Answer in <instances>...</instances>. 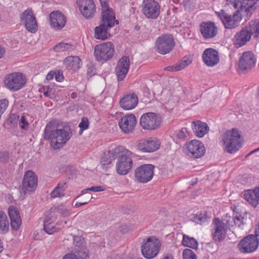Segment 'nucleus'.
Segmentation results:
<instances>
[{
  "label": "nucleus",
  "mask_w": 259,
  "mask_h": 259,
  "mask_svg": "<svg viewBox=\"0 0 259 259\" xmlns=\"http://www.w3.org/2000/svg\"><path fill=\"white\" fill-rule=\"evenodd\" d=\"M52 122L48 123L44 130V139L50 141L51 146L54 149L63 147L72 136L70 128L66 126L55 130Z\"/></svg>",
  "instance_id": "obj_1"
},
{
  "label": "nucleus",
  "mask_w": 259,
  "mask_h": 259,
  "mask_svg": "<svg viewBox=\"0 0 259 259\" xmlns=\"http://www.w3.org/2000/svg\"><path fill=\"white\" fill-rule=\"evenodd\" d=\"M113 153L118 158L116 163L117 172L120 175L128 174L133 166L132 152L125 147L119 146L114 148Z\"/></svg>",
  "instance_id": "obj_2"
},
{
  "label": "nucleus",
  "mask_w": 259,
  "mask_h": 259,
  "mask_svg": "<svg viewBox=\"0 0 259 259\" xmlns=\"http://www.w3.org/2000/svg\"><path fill=\"white\" fill-rule=\"evenodd\" d=\"M241 135L238 131L233 128L226 131L222 137L221 142L227 152L234 153L242 147Z\"/></svg>",
  "instance_id": "obj_3"
},
{
  "label": "nucleus",
  "mask_w": 259,
  "mask_h": 259,
  "mask_svg": "<svg viewBox=\"0 0 259 259\" xmlns=\"http://www.w3.org/2000/svg\"><path fill=\"white\" fill-rule=\"evenodd\" d=\"M113 44L110 41L104 42L96 45L94 48V56L100 62L111 60L115 54Z\"/></svg>",
  "instance_id": "obj_4"
},
{
  "label": "nucleus",
  "mask_w": 259,
  "mask_h": 259,
  "mask_svg": "<svg viewBox=\"0 0 259 259\" xmlns=\"http://www.w3.org/2000/svg\"><path fill=\"white\" fill-rule=\"evenodd\" d=\"M258 0H224L225 7L236 9L238 11L244 12L247 15H250L257 7Z\"/></svg>",
  "instance_id": "obj_5"
},
{
  "label": "nucleus",
  "mask_w": 259,
  "mask_h": 259,
  "mask_svg": "<svg viewBox=\"0 0 259 259\" xmlns=\"http://www.w3.org/2000/svg\"><path fill=\"white\" fill-rule=\"evenodd\" d=\"M160 246L159 239L153 236L150 237L141 247L142 254L147 259L153 258L158 254Z\"/></svg>",
  "instance_id": "obj_6"
},
{
  "label": "nucleus",
  "mask_w": 259,
  "mask_h": 259,
  "mask_svg": "<svg viewBox=\"0 0 259 259\" xmlns=\"http://www.w3.org/2000/svg\"><path fill=\"white\" fill-rule=\"evenodd\" d=\"M175 42L171 34L160 36L155 43V50L159 54L165 55L169 53L174 48Z\"/></svg>",
  "instance_id": "obj_7"
},
{
  "label": "nucleus",
  "mask_w": 259,
  "mask_h": 259,
  "mask_svg": "<svg viewBox=\"0 0 259 259\" xmlns=\"http://www.w3.org/2000/svg\"><path fill=\"white\" fill-rule=\"evenodd\" d=\"M215 14L226 29H234L238 27L242 19L241 16L238 11L236 12L233 15H229L224 10L215 12Z\"/></svg>",
  "instance_id": "obj_8"
},
{
  "label": "nucleus",
  "mask_w": 259,
  "mask_h": 259,
  "mask_svg": "<svg viewBox=\"0 0 259 259\" xmlns=\"http://www.w3.org/2000/svg\"><path fill=\"white\" fill-rule=\"evenodd\" d=\"M26 83V78L22 73L13 72L8 74L5 77V85L9 90L17 91L21 89Z\"/></svg>",
  "instance_id": "obj_9"
},
{
  "label": "nucleus",
  "mask_w": 259,
  "mask_h": 259,
  "mask_svg": "<svg viewBox=\"0 0 259 259\" xmlns=\"http://www.w3.org/2000/svg\"><path fill=\"white\" fill-rule=\"evenodd\" d=\"M161 118L156 113L147 112L143 114L140 118V123L143 128L147 130H153L157 128L160 125Z\"/></svg>",
  "instance_id": "obj_10"
},
{
  "label": "nucleus",
  "mask_w": 259,
  "mask_h": 259,
  "mask_svg": "<svg viewBox=\"0 0 259 259\" xmlns=\"http://www.w3.org/2000/svg\"><path fill=\"white\" fill-rule=\"evenodd\" d=\"M142 12L148 19H156L160 13V6L155 0H144L142 4Z\"/></svg>",
  "instance_id": "obj_11"
},
{
  "label": "nucleus",
  "mask_w": 259,
  "mask_h": 259,
  "mask_svg": "<svg viewBox=\"0 0 259 259\" xmlns=\"http://www.w3.org/2000/svg\"><path fill=\"white\" fill-rule=\"evenodd\" d=\"M154 166L144 164L137 167L135 171V177L140 183H146L152 180L154 176Z\"/></svg>",
  "instance_id": "obj_12"
},
{
  "label": "nucleus",
  "mask_w": 259,
  "mask_h": 259,
  "mask_svg": "<svg viewBox=\"0 0 259 259\" xmlns=\"http://www.w3.org/2000/svg\"><path fill=\"white\" fill-rule=\"evenodd\" d=\"M187 154L195 158H200L204 155L205 148L200 141L193 140L185 144Z\"/></svg>",
  "instance_id": "obj_13"
},
{
  "label": "nucleus",
  "mask_w": 259,
  "mask_h": 259,
  "mask_svg": "<svg viewBox=\"0 0 259 259\" xmlns=\"http://www.w3.org/2000/svg\"><path fill=\"white\" fill-rule=\"evenodd\" d=\"M137 123V120L134 114L128 113L122 116L118 121L121 132L125 134L132 133Z\"/></svg>",
  "instance_id": "obj_14"
},
{
  "label": "nucleus",
  "mask_w": 259,
  "mask_h": 259,
  "mask_svg": "<svg viewBox=\"0 0 259 259\" xmlns=\"http://www.w3.org/2000/svg\"><path fill=\"white\" fill-rule=\"evenodd\" d=\"M258 243L259 242L256 236L249 235L241 240L238 246L241 252L249 253L253 252L257 249Z\"/></svg>",
  "instance_id": "obj_15"
},
{
  "label": "nucleus",
  "mask_w": 259,
  "mask_h": 259,
  "mask_svg": "<svg viewBox=\"0 0 259 259\" xmlns=\"http://www.w3.org/2000/svg\"><path fill=\"white\" fill-rule=\"evenodd\" d=\"M227 225L218 218H214L211 225V235L215 241L223 240L226 235Z\"/></svg>",
  "instance_id": "obj_16"
},
{
  "label": "nucleus",
  "mask_w": 259,
  "mask_h": 259,
  "mask_svg": "<svg viewBox=\"0 0 259 259\" xmlns=\"http://www.w3.org/2000/svg\"><path fill=\"white\" fill-rule=\"evenodd\" d=\"M136 148L143 152H152L157 150L160 146V142L156 139H141L136 144Z\"/></svg>",
  "instance_id": "obj_17"
},
{
  "label": "nucleus",
  "mask_w": 259,
  "mask_h": 259,
  "mask_svg": "<svg viewBox=\"0 0 259 259\" xmlns=\"http://www.w3.org/2000/svg\"><path fill=\"white\" fill-rule=\"evenodd\" d=\"M37 178L36 174L32 170H27L24 175L22 184V189L24 192H31L36 188Z\"/></svg>",
  "instance_id": "obj_18"
},
{
  "label": "nucleus",
  "mask_w": 259,
  "mask_h": 259,
  "mask_svg": "<svg viewBox=\"0 0 259 259\" xmlns=\"http://www.w3.org/2000/svg\"><path fill=\"white\" fill-rule=\"evenodd\" d=\"M21 22L24 24L26 29L29 32L34 33L37 30L35 18L31 9H27L21 15Z\"/></svg>",
  "instance_id": "obj_19"
},
{
  "label": "nucleus",
  "mask_w": 259,
  "mask_h": 259,
  "mask_svg": "<svg viewBox=\"0 0 259 259\" xmlns=\"http://www.w3.org/2000/svg\"><path fill=\"white\" fill-rule=\"evenodd\" d=\"M76 4L84 18L90 19L94 16L96 7L93 0H77Z\"/></svg>",
  "instance_id": "obj_20"
},
{
  "label": "nucleus",
  "mask_w": 259,
  "mask_h": 259,
  "mask_svg": "<svg viewBox=\"0 0 259 259\" xmlns=\"http://www.w3.org/2000/svg\"><path fill=\"white\" fill-rule=\"evenodd\" d=\"M256 58L250 51L245 52L240 58L238 67L241 70H248L253 67L256 63Z\"/></svg>",
  "instance_id": "obj_21"
},
{
  "label": "nucleus",
  "mask_w": 259,
  "mask_h": 259,
  "mask_svg": "<svg viewBox=\"0 0 259 259\" xmlns=\"http://www.w3.org/2000/svg\"><path fill=\"white\" fill-rule=\"evenodd\" d=\"M130 60L128 57L123 56L118 60L115 67V73L118 81L123 80L130 69Z\"/></svg>",
  "instance_id": "obj_22"
},
{
  "label": "nucleus",
  "mask_w": 259,
  "mask_h": 259,
  "mask_svg": "<svg viewBox=\"0 0 259 259\" xmlns=\"http://www.w3.org/2000/svg\"><path fill=\"white\" fill-rule=\"evenodd\" d=\"M102 22L108 27H112L114 26L115 23L118 24V21L115 20V13L106 2L102 3Z\"/></svg>",
  "instance_id": "obj_23"
},
{
  "label": "nucleus",
  "mask_w": 259,
  "mask_h": 259,
  "mask_svg": "<svg viewBox=\"0 0 259 259\" xmlns=\"http://www.w3.org/2000/svg\"><path fill=\"white\" fill-rule=\"evenodd\" d=\"M204 63L209 67H213L220 62V56L218 52L212 48H207L204 50L202 54Z\"/></svg>",
  "instance_id": "obj_24"
},
{
  "label": "nucleus",
  "mask_w": 259,
  "mask_h": 259,
  "mask_svg": "<svg viewBox=\"0 0 259 259\" xmlns=\"http://www.w3.org/2000/svg\"><path fill=\"white\" fill-rule=\"evenodd\" d=\"M200 32L205 39H210L215 36L218 29L215 24L211 22H203L200 25Z\"/></svg>",
  "instance_id": "obj_25"
},
{
  "label": "nucleus",
  "mask_w": 259,
  "mask_h": 259,
  "mask_svg": "<svg viewBox=\"0 0 259 259\" xmlns=\"http://www.w3.org/2000/svg\"><path fill=\"white\" fill-rule=\"evenodd\" d=\"M251 35L247 24L235 35L234 44L237 47H242L250 40Z\"/></svg>",
  "instance_id": "obj_26"
},
{
  "label": "nucleus",
  "mask_w": 259,
  "mask_h": 259,
  "mask_svg": "<svg viewBox=\"0 0 259 259\" xmlns=\"http://www.w3.org/2000/svg\"><path fill=\"white\" fill-rule=\"evenodd\" d=\"M138 99L134 94H129L124 95L120 100L119 104L122 108L130 110L135 108L137 105Z\"/></svg>",
  "instance_id": "obj_27"
},
{
  "label": "nucleus",
  "mask_w": 259,
  "mask_h": 259,
  "mask_svg": "<svg viewBox=\"0 0 259 259\" xmlns=\"http://www.w3.org/2000/svg\"><path fill=\"white\" fill-rule=\"evenodd\" d=\"M51 26L55 29H62L66 24V18L59 12H52L50 15Z\"/></svg>",
  "instance_id": "obj_28"
},
{
  "label": "nucleus",
  "mask_w": 259,
  "mask_h": 259,
  "mask_svg": "<svg viewBox=\"0 0 259 259\" xmlns=\"http://www.w3.org/2000/svg\"><path fill=\"white\" fill-rule=\"evenodd\" d=\"M8 214L12 229L15 231L18 230L22 223L18 211L15 207L11 206L9 207Z\"/></svg>",
  "instance_id": "obj_29"
},
{
  "label": "nucleus",
  "mask_w": 259,
  "mask_h": 259,
  "mask_svg": "<svg viewBox=\"0 0 259 259\" xmlns=\"http://www.w3.org/2000/svg\"><path fill=\"white\" fill-rule=\"evenodd\" d=\"M192 127L195 135L199 138L203 137L209 131L208 124L200 120L193 121Z\"/></svg>",
  "instance_id": "obj_30"
},
{
  "label": "nucleus",
  "mask_w": 259,
  "mask_h": 259,
  "mask_svg": "<svg viewBox=\"0 0 259 259\" xmlns=\"http://www.w3.org/2000/svg\"><path fill=\"white\" fill-rule=\"evenodd\" d=\"M111 27H108L106 24L102 23L99 26L96 27L95 28V38L101 40L107 39L110 35L109 30Z\"/></svg>",
  "instance_id": "obj_31"
},
{
  "label": "nucleus",
  "mask_w": 259,
  "mask_h": 259,
  "mask_svg": "<svg viewBox=\"0 0 259 259\" xmlns=\"http://www.w3.org/2000/svg\"><path fill=\"white\" fill-rule=\"evenodd\" d=\"M244 196L245 200L252 206L255 207L259 204V193L255 188L245 191Z\"/></svg>",
  "instance_id": "obj_32"
},
{
  "label": "nucleus",
  "mask_w": 259,
  "mask_h": 259,
  "mask_svg": "<svg viewBox=\"0 0 259 259\" xmlns=\"http://www.w3.org/2000/svg\"><path fill=\"white\" fill-rule=\"evenodd\" d=\"M63 64L68 70L75 71L80 68L81 62L77 56H69L65 59Z\"/></svg>",
  "instance_id": "obj_33"
},
{
  "label": "nucleus",
  "mask_w": 259,
  "mask_h": 259,
  "mask_svg": "<svg viewBox=\"0 0 259 259\" xmlns=\"http://www.w3.org/2000/svg\"><path fill=\"white\" fill-rule=\"evenodd\" d=\"M55 219L51 216H47L44 221V230L49 234H52L58 230L55 224Z\"/></svg>",
  "instance_id": "obj_34"
},
{
  "label": "nucleus",
  "mask_w": 259,
  "mask_h": 259,
  "mask_svg": "<svg viewBox=\"0 0 259 259\" xmlns=\"http://www.w3.org/2000/svg\"><path fill=\"white\" fill-rule=\"evenodd\" d=\"M88 254L84 249L76 250L66 254L62 259H87Z\"/></svg>",
  "instance_id": "obj_35"
},
{
  "label": "nucleus",
  "mask_w": 259,
  "mask_h": 259,
  "mask_svg": "<svg viewBox=\"0 0 259 259\" xmlns=\"http://www.w3.org/2000/svg\"><path fill=\"white\" fill-rule=\"evenodd\" d=\"M247 25L251 35L255 39L259 40V20H251Z\"/></svg>",
  "instance_id": "obj_36"
},
{
  "label": "nucleus",
  "mask_w": 259,
  "mask_h": 259,
  "mask_svg": "<svg viewBox=\"0 0 259 259\" xmlns=\"http://www.w3.org/2000/svg\"><path fill=\"white\" fill-rule=\"evenodd\" d=\"M9 222L6 213L0 211V233L5 234L9 231Z\"/></svg>",
  "instance_id": "obj_37"
},
{
  "label": "nucleus",
  "mask_w": 259,
  "mask_h": 259,
  "mask_svg": "<svg viewBox=\"0 0 259 259\" xmlns=\"http://www.w3.org/2000/svg\"><path fill=\"white\" fill-rule=\"evenodd\" d=\"M182 244L187 247L193 249H196L198 247V243L197 241L193 237H191L186 234L183 236Z\"/></svg>",
  "instance_id": "obj_38"
},
{
  "label": "nucleus",
  "mask_w": 259,
  "mask_h": 259,
  "mask_svg": "<svg viewBox=\"0 0 259 259\" xmlns=\"http://www.w3.org/2000/svg\"><path fill=\"white\" fill-rule=\"evenodd\" d=\"M114 149L109 151L108 155L102 157L101 161V165L103 168H106L111 162L116 158V156L113 154Z\"/></svg>",
  "instance_id": "obj_39"
},
{
  "label": "nucleus",
  "mask_w": 259,
  "mask_h": 259,
  "mask_svg": "<svg viewBox=\"0 0 259 259\" xmlns=\"http://www.w3.org/2000/svg\"><path fill=\"white\" fill-rule=\"evenodd\" d=\"M65 183L63 182L59 183L57 186L51 192V196L53 198L60 197L64 196L65 190Z\"/></svg>",
  "instance_id": "obj_40"
},
{
  "label": "nucleus",
  "mask_w": 259,
  "mask_h": 259,
  "mask_svg": "<svg viewBox=\"0 0 259 259\" xmlns=\"http://www.w3.org/2000/svg\"><path fill=\"white\" fill-rule=\"evenodd\" d=\"M40 93H43L44 95L50 98L54 97V90L52 85L42 86L39 89Z\"/></svg>",
  "instance_id": "obj_41"
},
{
  "label": "nucleus",
  "mask_w": 259,
  "mask_h": 259,
  "mask_svg": "<svg viewBox=\"0 0 259 259\" xmlns=\"http://www.w3.org/2000/svg\"><path fill=\"white\" fill-rule=\"evenodd\" d=\"M72 49L73 46L70 44L63 42L59 43L54 47V51L58 52L69 51Z\"/></svg>",
  "instance_id": "obj_42"
},
{
  "label": "nucleus",
  "mask_w": 259,
  "mask_h": 259,
  "mask_svg": "<svg viewBox=\"0 0 259 259\" xmlns=\"http://www.w3.org/2000/svg\"><path fill=\"white\" fill-rule=\"evenodd\" d=\"M191 63V61L189 58L184 57L181 61L175 65V71L184 69Z\"/></svg>",
  "instance_id": "obj_43"
},
{
  "label": "nucleus",
  "mask_w": 259,
  "mask_h": 259,
  "mask_svg": "<svg viewBox=\"0 0 259 259\" xmlns=\"http://www.w3.org/2000/svg\"><path fill=\"white\" fill-rule=\"evenodd\" d=\"M234 222L235 226H237L239 228H242L244 223V217L238 212H235L233 215Z\"/></svg>",
  "instance_id": "obj_44"
},
{
  "label": "nucleus",
  "mask_w": 259,
  "mask_h": 259,
  "mask_svg": "<svg viewBox=\"0 0 259 259\" xmlns=\"http://www.w3.org/2000/svg\"><path fill=\"white\" fill-rule=\"evenodd\" d=\"M73 243L74 245L77 247V248L75 249V250H79L81 249H84L87 251V250L83 248V244L84 243V239L83 238H82L80 236H74L73 238Z\"/></svg>",
  "instance_id": "obj_45"
},
{
  "label": "nucleus",
  "mask_w": 259,
  "mask_h": 259,
  "mask_svg": "<svg viewBox=\"0 0 259 259\" xmlns=\"http://www.w3.org/2000/svg\"><path fill=\"white\" fill-rule=\"evenodd\" d=\"M183 259H197L195 253L190 249H185L183 252Z\"/></svg>",
  "instance_id": "obj_46"
},
{
  "label": "nucleus",
  "mask_w": 259,
  "mask_h": 259,
  "mask_svg": "<svg viewBox=\"0 0 259 259\" xmlns=\"http://www.w3.org/2000/svg\"><path fill=\"white\" fill-rule=\"evenodd\" d=\"M89 125V121L88 118L86 117H82L79 124V127L80 128L79 134H81L84 130H87Z\"/></svg>",
  "instance_id": "obj_47"
},
{
  "label": "nucleus",
  "mask_w": 259,
  "mask_h": 259,
  "mask_svg": "<svg viewBox=\"0 0 259 259\" xmlns=\"http://www.w3.org/2000/svg\"><path fill=\"white\" fill-rule=\"evenodd\" d=\"M29 125L28 121L25 115H22L19 121V125L20 127L23 130H27L28 128Z\"/></svg>",
  "instance_id": "obj_48"
},
{
  "label": "nucleus",
  "mask_w": 259,
  "mask_h": 259,
  "mask_svg": "<svg viewBox=\"0 0 259 259\" xmlns=\"http://www.w3.org/2000/svg\"><path fill=\"white\" fill-rule=\"evenodd\" d=\"M9 105L8 100L3 99L0 100V113L3 114Z\"/></svg>",
  "instance_id": "obj_49"
},
{
  "label": "nucleus",
  "mask_w": 259,
  "mask_h": 259,
  "mask_svg": "<svg viewBox=\"0 0 259 259\" xmlns=\"http://www.w3.org/2000/svg\"><path fill=\"white\" fill-rule=\"evenodd\" d=\"M184 5L186 9L191 10L195 6L194 0H184Z\"/></svg>",
  "instance_id": "obj_50"
},
{
  "label": "nucleus",
  "mask_w": 259,
  "mask_h": 259,
  "mask_svg": "<svg viewBox=\"0 0 259 259\" xmlns=\"http://www.w3.org/2000/svg\"><path fill=\"white\" fill-rule=\"evenodd\" d=\"M89 191H93V192H101L105 190V188L102 186H93L90 188H89Z\"/></svg>",
  "instance_id": "obj_51"
},
{
  "label": "nucleus",
  "mask_w": 259,
  "mask_h": 259,
  "mask_svg": "<svg viewBox=\"0 0 259 259\" xmlns=\"http://www.w3.org/2000/svg\"><path fill=\"white\" fill-rule=\"evenodd\" d=\"M55 79L58 82H61L63 80L64 76L61 71H58L55 74Z\"/></svg>",
  "instance_id": "obj_52"
},
{
  "label": "nucleus",
  "mask_w": 259,
  "mask_h": 259,
  "mask_svg": "<svg viewBox=\"0 0 259 259\" xmlns=\"http://www.w3.org/2000/svg\"><path fill=\"white\" fill-rule=\"evenodd\" d=\"M8 154L6 152H0V160L3 162H5L8 159Z\"/></svg>",
  "instance_id": "obj_53"
},
{
  "label": "nucleus",
  "mask_w": 259,
  "mask_h": 259,
  "mask_svg": "<svg viewBox=\"0 0 259 259\" xmlns=\"http://www.w3.org/2000/svg\"><path fill=\"white\" fill-rule=\"evenodd\" d=\"M187 130L186 128H182L179 131L177 134V136L179 139H184L186 135Z\"/></svg>",
  "instance_id": "obj_54"
},
{
  "label": "nucleus",
  "mask_w": 259,
  "mask_h": 259,
  "mask_svg": "<svg viewBox=\"0 0 259 259\" xmlns=\"http://www.w3.org/2000/svg\"><path fill=\"white\" fill-rule=\"evenodd\" d=\"M162 259H174V256L171 253H166L163 255Z\"/></svg>",
  "instance_id": "obj_55"
},
{
  "label": "nucleus",
  "mask_w": 259,
  "mask_h": 259,
  "mask_svg": "<svg viewBox=\"0 0 259 259\" xmlns=\"http://www.w3.org/2000/svg\"><path fill=\"white\" fill-rule=\"evenodd\" d=\"M164 70L169 71H175V65L166 67L164 68Z\"/></svg>",
  "instance_id": "obj_56"
},
{
  "label": "nucleus",
  "mask_w": 259,
  "mask_h": 259,
  "mask_svg": "<svg viewBox=\"0 0 259 259\" xmlns=\"http://www.w3.org/2000/svg\"><path fill=\"white\" fill-rule=\"evenodd\" d=\"M255 236H256V238L259 239V223L256 225L255 230Z\"/></svg>",
  "instance_id": "obj_57"
},
{
  "label": "nucleus",
  "mask_w": 259,
  "mask_h": 259,
  "mask_svg": "<svg viewBox=\"0 0 259 259\" xmlns=\"http://www.w3.org/2000/svg\"><path fill=\"white\" fill-rule=\"evenodd\" d=\"M61 213L64 217H67L70 214V212L66 208H65L63 211L61 212Z\"/></svg>",
  "instance_id": "obj_58"
},
{
  "label": "nucleus",
  "mask_w": 259,
  "mask_h": 259,
  "mask_svg": "<svg viewBox=\"0 0 259 259\" xmlns=\"http://www.w3.org/2000/svg\"><path fill=\"white\" fill-rule=\"evenodd\" d=\"M89 191V188H87V189H83L81 191V194L79 195H78L77 197H75V199L78 198V197H79L81 195H83L84 194H85L88 191Z\"/></svg>",
  "instance_id": "obj_59"
},
{
  "label": "nucleus",
  "mask_w": 259,
  "mask_h": 259,
  "mask_svg": "<svg viewBox=\"0 0 259 259\" xmlns=\"http://www.w3.org/2000/svg\"><path fill=\"white\" fill-rule=\"evenodd\" d=\"M88 203V202H76L74 205V207L77 208L80 206H82L83 205L87 204Z\"/></svg>",
  "instance_id": "obj_60"
},
{
  "label": "nucleus",
  "mask_w": 259,
  "mask_h": 259,
  "mask_svg": "<svg viewBox=\"0 0 259 259\" xmlns=\"http://www.w3.org/2000/svg\"><path fill=\"white\" fill-rule=\"evenodd\" d=\"M107 259H124L123 257L120 255H116V256L112 257V256H108L107 257Z\"/></svg>",
  "instance_id": "obj_61"
},
{
  "label": "nucleus",
  "mask_w": 259,
  "mask_h": 259,
  "mask_svg": "<svg viewBox=\"0 0 259 259\" xmlns=\"http://www.w3.org/2000/svg\"><path fill=\"white\" fill-rule=\"evenodd\" d=\"M5 49L0 45V59L2 58L5 54Z\"/></svg>",
  "instance_id": "obj_62"
},
{
  "label": "nucleus",
  "mask_w": 259,
  "mask_h": 259,
  "mask_svg": "<svg viewBox=\"0 0 259 259\" xmlns=\"http://www.w3.org/2000/svg\"><path fill=\"white\" fill-rule=\"evenodd\" d=\"M53 74H52L51 73H49L47 75V79L48 80H51L53 78Z\"/></svg>",
  "instance_id": "obj_63"
},
{
  "label": "nucleus",
  "mask_w": 259,
  "mask_h": 259,
  "mask_svg": "<svg viewBox=\"0 0 259 259\" xmlns=\"http://www.w3.org/2000/svg\"><path fill=\"white\" fill-rule=\"evenodd\" d=\"M258 151H259V147L256 148V149H254V150H252V151H251V152H250L249 153L248 155H251V154H252L254 153V152H257Z\"/></svg>",
  "instance_id": "obj_64"
}]
</instances>
